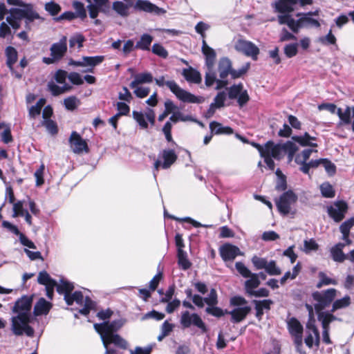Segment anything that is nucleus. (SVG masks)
Listing matches in <instances>:
<instances>
[{"mask_svg":"<svg viewBox=\"0 0 354 354\" xmlns=\"http://www.w3.org/2000/svg\"><path fill=\"white\" fill-rule=\"evenodd\" d=\"M32 305V296L24 295L19 298L12 308L15 316L11 318V328L16 335L24 334L28 337H32L34 329L30 326L33 320L31 309Z\"/></svg>","mask_w":354,"mask_h":354,"instance_id":"1","label":"nucleus"},{"mask_svg":"<svg viewBox=\"0 0 354 354\" xmlns=\"http://www.w3.org/2000/svg\"><path fill=\"white\" fill-rule=\"evenodd\" d=\"M21 19L25 20V28L28 30L31 29V24L35 19L44 20L31 3H25L21 8H11L10 15L6 17L7 22L15 30L19 28Z\"/></svg>","mask_w":354,"mask_h":354,"instance_id":"2","label":"nucleus"},{"mask_svg":"<svg viewBox=\"0 0 354 354\" xmlns=\"http://www.w3.org/2000/svg\"><path fill=\"white\" fill-rule=\"evenodd\" d=\"M250 64L249 62L244 64L241 68L235 70L232 68L231 60L227 57H222L220 59L218 65V72L220 79L216 81V89L220 90L225 88L229 82L226 79L230 75L232 79H237L245 74L249 70Z\"/></svg>","mask_w":354,"mask_h":354,"instance_id":"3","label":"nucleus"},{"mask_svg":"<svg viewBox=\"0 0 354 354\" xmlns=\"http://www.w3.org/2000/svg\"><path fill=\"white\" fill-rule=\"evenodd\" d=\"M297 20L294 19L290 15H283L277 17V20L281 25H287L293 33H298L301 28L311 27L319 28L320 23L318 20L312 18L311 13L298 12L296 14Z\"/></svg>","mask_w":354,"mask_h":354,"instance_id":"4","label":"nucleus"},{"mask_svg":"<svg viewBox=\"0 0 354 354\" xmlns=\"http://www.w3.org/2000/svg\"><path fill=\"white\" fill-rule=\"evenodd\" d=\"M156 84L162 87L166 85L170 91L176 95V97L183 102L201 104L205 99L202 96H196L180 88L178 84L174 81H165V77L160 76L155 79Z\"/></svg>","mask_w":354,"mask_h":354,"instance_id":"5","label":"nucleus"},{"mask_svg":"<svg viewBox=\"0 0 354 354\" xmlns=\"http://www.w3.org/2000/svg\"><path fill=\"white\" fill-rule=\"evenodd\" d=\"M73 283L64 279L63 277L59 279V286H57V292L59 295H64V299L68 306H71L74 302L80 306L84 304V299L83 294L81 291H75L71 293L74 289Z\"/></svg>","mask_w":354,"mask_h":354,"instance_id":"6","label":"nucleus"},{"mask_svg":"<svg viewBox=\"0 0 354 354\" xmlns=\"http://www.w3.org/2000/svg\"><path fill=\"white\" fill-rule=\"evenodd\" d=\"M177 159V155L174 149H164L158 154V158L153 164V176L156 178L160 168L167 169L173 165Z\"/></svg>","mask_w":354,"mask_h":354,"instance_id":"7","label":"nucleus"},{"mask_svg":"<svg viewBox=\"0 0 354 354\" xmlns=\"http://www.w3.org/2000/svg\"><path fill=\"white\" fill-rule=\"evenodd\" d=\"M337 290L334 288H329L325 291L315 292L312 296L316 301L315 309L317 312L322 311L332 303L336 297Z\"/></svg>","mask_w":354,"mask_h":354,"instance_id":"8","label":"nucleus"},{"mask_svg":"<svg viewBox=\"0 0 354 354\" xmlns=\"http://www.w3.org/2000/svg\"><path fill=\"white\" fill-rule=\"evenodd\" d=\"M297 201V196L292 190L285 192L276 200V206L281 214L288 215L291 212L292 205Z\"/></svg>","mask_w":354,"mask_h":354,"instance_id":"9","label":"nucleus"},{"mask_svg":"<svg viewBox=\"0 0 354 354\" xmlns=\"http://www.w3.org/2000/svg\"><path fill=\"white\" fill-rule=\"evenodd\" d=\"M88 5L86 8L91 19L97 17L100 12L109 15L111 12V2L109 0H86Z\"/></svg>","mask_w":354,"mask_h":354,"instance_id":"10","label":"nucleus"},{"mask_svg":"<svg viewBox=\"0 0 354 354\" xmlns=\"http://www.w3.org/2000/svg\"><path fill=\"white\" fill-rule=\"evenodd\" d=\"M126 320L120 318L110 322H103L100 324H95L94 328L100 334L101 339L106 338L109 334L115 333L125 324Z\"/></svg>","mask_w":354,"mask_h":354,"instance_id":"11","label":"nucleus"},{"mask_svg":"<svg viewBox=\"0 0 354 354\" xmlns=\"http://www.w3.org/2000/svg\"><path fill=\"white\" fill-rule=\"evenodd\" d=\"M104 59V57L102 55L92 57L83 56L80 60L71 59L68 62V64L74 66L84 67L85 69L83 71L84 73H93L94 68L100 64Z\"/></svg>","mask_w":354,"mask_h":354,"instance_id":"12","label":"nucleus"},{"mask_svg":"<svg viewBox=\"0 0 354 354\" xmlns=\"http://www.w3.org/2000/svg\"><path fill=\"white\" fill-rule=\"evenodd\" d=\"M180 323L184 328H189L192 325L198 328L203 333H206L207 328L201 317L196 313H190L185 310L181 313Z\"/></svg>","mask_w":354,"mask_h":354,"instance_id":"13","label":"nucleus"},{"mask_svg":"<svg viewBox=\"0 0 354 354\" xmlns=\"http://www.w3.org/2000/svg\"><path fill=\"white\" fill-rule=\"evenodd\" d=\"M287 328L289 333L294 339L297 349L299 350L303 344V326L297 318L291 317L287 321Z\"/></svg>","mask_w":354,"mask_h":354,"instance_id":"14","label":"nucleus"},{"mask_svg":"<svg viewBox=\"0 0 354 354\" xmlns=\"http://www.w3.org/2000/svg\"><path fill=\"white\" fill-rule=\"evenodd\" d=\"M236 51L241 53L247 57H250L253 60H257L259 53V48L252 41L239 39L234 44Z\"/></svg>","mask_w":354,"mask_h":354,"instance_id":"15","label":"nucleus"},{"mask_svg":"<svg viewBox=\"0 0 354 354\" xmlns=\"http://www.w3.org/2000/svg\"><path fill=\"white\" fill-rule=\"evenodd\" d=\"M348 204L344 201H337L327 207V213L334 221L340 222L348 210Z\"/></svg>","mask_w":354,"mask_h":354,"instance_id":"16","label":"nucleus"},{"mask_svg":"<svg viewBox=\"0 0 354 354\" xmlns=\"http://www.w3.org/2000/svg\"><path fill=\"white\" fill-rule=\"evenodd\" d=\"M68 142L73 153L80 154L83 152L88 153V145L77 131H72Z\"/></svg>","mask_w":354,"mask_h":354,"instance_id":"17","label":"nucleus"},{"mask_svg":"<svg viewBox=\"0 0 354 354\" xmlns=\"http://www.w3.org/2000/svg\"><path fill=\"white\" fill-rule=\"evenodd\" d=\"M134 9L138 11L153 13L156 15H162L166 13V10L159 8L148 0H136Z\"/></svg>","mask_w":354,"mask_h":354,"instance_id":"18","label":"nucleus"},{"mask_svg":"<svg viewBox=\"0 0 354 354\" xmlns=\"http://www.w3.org/2000/svg\"><path fill=\"white\" fill-rule=\"evenodd\" d=\"M306 328L308 330V335L304 339L306 345L309 348H312L313 344L318 346L320 337L319 330L315 325V319H309L306 324Z\"/></svg>","mask_w":354,"mask_h":354,"instance_id":"19","label":"nucleus"},{"mask_svg":"<svg viewBox=\"0 0 354 354\" xmlns=\"http://www.w3.org/2000/svg\"><path fill=\"white\" fill-rule=\"evenodd\" d=\"M50 55L57 61L61 59L67 50V37L63 36L59 42L54 43L50 47Z\"/></svg>","mask_w":354,"mask_h":354,"instance_id":"20","label":"nucleus"},{"mask_svg":"<svg viewBox=\"0 0 354 354\" xmlns=\"http://www.w3.org/2000/svg\"><path fill=\"white\" fill-rule=\"evenodd\" d=\"M219 252L223 261H232L238 255L241 254L240 250L238 247L232 244H224L221 246Z\"/></svg>","mask_w":354,"mask_h":354,"instance_id":"21","label":"nucleus"},{"mask_svg":"<svg viewBox=\"0 0 354 354\" xmlns=\"http://www.w3.org/2000/svg\"><path fill=\"white\" fill-rule=\"evenodd\" d=\"M250 311L251 307L249 306L235 308L230 311L225 310V313L231 315V322L232 323H239L242 322L245 319Z\"/></svg>","mask_w":354,"mask_h":354,"instance_id":"22","label":"nucleus"},{"mask_svg":"<svg viewBox=\"0 0 354 354\" xmlns=\"http://www.w3.org/2000/svg\"><path fill=\"white\" fill-rule=\"evenodd\" d=\"M265 153L276 160H281L284 156L282 145L275 144L272 140L268 141L266 143Z\"/></svg>","mask_w":354,"mask_h":354,"instance_id":"23","label":"nucleus"},{"mask_svg":"<svg viewBox=\"0 0 354 354\" xmlns=\"http://www.w3.org/2000/svg\"><path fill=\"white\" fill-rule=\"evenodd\" d=\"M297 0H278L273 3L276 12L289 15L294 10Z\"/></svg>","mask_w":354,"mask_h":354,"instance_id":"24","label":"nucleus"},{"mask_svg":"<svg viewBox=\"0 0 354 354\" xmlns=\"http://www.w3.org/2000/svg\"><path fill=\"white\" fill-rule=\"evenodd\" d=\"M252 303L254 304L256 310L255 317L259 321L262 319L264 311H269L271 308V305L273 304V301L271 299L253 300Z\"/></svg>","mask_w":354,"mask_h":354,"instance_id":"25","label":"nucleus"},{"mask_svg":"<svg viewBox=\"0 0 354 354\" xmlns=\"http://www.w3.org/2000/svg\"><path fill=\"white\" fill-rule=\"evenodd\" d=\"M201 50L205 57V64L207 66L209 69H212L216 57L215 50L207 45L206 41L204 39L202 41Z\"/></svg>","mask_w":354,"mask_h":354,"instance_id":"26","label":"nucleus"},{"mask_svg":"<svg viewBox=\"0 0 354 354\" xmlns=\"http://www.w3.org/2000/svg\"><path fill=\"white\" fill-rule=\"evenodd\" d=\"M105 337L104 339H101L104 347H106V344H114L115 346L123 349L127 348V342L118 334H109Z\"/></svg>","mask_w":354,"mask_h":354,"instance_id":"27","label":"nucleus"},{"mask_svg":"<svg viewBox=\"0 0 354 354\" xmlns=\"http://www.w3.org/2000/svg\"><path fill=\"white\" fill-rule=\"evenodd\" d=\"M52 308V304L44 298H40L35 304L33 309L35 316L46 315Z\"/></svg>","mask_w":354,"mask_h":354,"instance_id":"28","label":"nucleus"},{"mask_svg":"<svg viewBox=\"0 0 354 354\" xmlns=\"http://www.w3.org/2000/svg\"><path fill=\"white\" fill-rule=\"evenodd\" d=\"M153 80V77L151 73H140L134 75L133 80L131 82L129 86L131 88H136L140 84L151 83Z\"/></svg>","mask_w":354,"mask_h":354,"instance_id":"29","label":"nucleus"},{"mask_svg":"<svg viewBox=\"0 0 354 354\" xmlns=\"http://www.w3.org/2000/svg\"><path fill=\"white\" fill-rule=\"evenodd\" d=\"M182 75L189 83L199 84L201 82L202 78L201 73L191 66L188 68H184Z\"/></svg>","mask_w":354,"mask_h":354,"instance_id":"30","label":"nucleus"},{"mask_svg":"<svg viewBox=\"0 0 354 354\" xmlns=\"http://www.w3.org/2000/svg\"><path fill=\"white\" fill-rule=\"evenodd\" d=\"M333 312L330 311H319L317 312V318L322 323V328L330 329V324L335 320H341L337 319L335 315H333Z\"/></svg>","mask_w":354,"mask_h":354,"instance_id":"31","label":"nucleus"},{"mask_svg":"<svg viewBox=\"0 0 354 354\" xmlns=\"http://www.w3.org/2000/svg\"><path fill=\"white\" fill-rule=\"evenodd\" d=\"M316 139L315 137L310 136L307 132L301 136H294L292 137L293 141L297 142L302 147H317V143L311 142L316 140Z\"/></svg>","mask_w":354,"mask_h":354,"instance_id":"32","label":"nucleus"},{"mask_svg":"<svg viewBox=\"0 0 354 354\" xmlns=\"http://www.w3.org/2000/svg\"><path fill=\"white\" fill-rule=\"evenodd\" d=\"M344 247V243H339L330 249V254L335 261L341 263L346 259L342 251Z\"/></svg>","mask_w":354,"mask_h":354,"instance_id":"33","label":"nucleus"},{"mask_svg":"<svg viewBox=\"0 0 354 354\" xmlns=\"http://www.w3.org/2000/svg\"><path fill=\"white\" fill-rule=\"evenodd\" d=\"M47 87L48 90L53 96H57L59 95L63 94L71 91L72 88V86L67 84H64L63 86H60L57 85L53 81L48 82Z\"/></svg>","mask_w":354,"mask_h":354,"instance_id":"34","label":"nucleus"},{"mask_svg":"<svg viewBox=\"0 0 354 354\" xmlns=\"http://www.w3.org/2000/svg\"><path fill=\"white\" fill-rule=\"evenodd\" d=\"M244 283V288L246 293L250 295L255 288L261 284L259 279H257L255 273H252Z\"/></svg>","mask_w":354,"mask_h":354,"instance_id":"35","label":"nucleus"},{"mask_svg":"<svg viewBox=\"0 0 354 354\" xmlns=\"http://www.w3.org/2000/svg\"><path fill=\"white\" fill-rule=\"evenodd\" d=\"M153 39L151 35L147 33L143 34L136 44L135 48L142 50H149Z\"/></svg>","mask_w":354,"mask_h":354,"instance_id":"36","label":"nucleus"},{"mask_svg":"<svg viewBox=\"0 0 354 354\" xmlns=\"http://www.w3.org/2000/svg\"><path fill=\"white\" fill-rule=\"evenodd\" d=\"M130 7L120 1H115L112 5V9L122 17H127L129 15Z\"/></svg>","mask_w":354,"mask_h":354,"instance_id":"37","label":"nucleus"},{"mask_svg":"<svg viewBox=\"0 0 354 354\" xmlns=\"http://www.w3.org/2000/svg\"><path fill=\"white\" fill-rule=\"evenodd\" d=\"M339 118V122L338 123V126H342L344 124H348L351 122V108L347 106L344 111H342L341 108H338L337 113Z\"/></svg>","mask_w":354,"mask_h":354,"instance_id":"38","label":"nucleus"},{"mask_svg":"<svg viewBox=\"0 0 354 354\" xmlns=\"http://www.w3.org/2000/svg\"><path fill=\"white\" fill-rule=\"evenodd\" d=\"M178 264L179 267L183 270H187L190 268L192 263L187 258V254L185 250H180L177 252Z\"/></svg>","mask_w":354,"mask_h":354,"instance_id":"39","label":"nucleus"},{"mask_svg":"<svg viewBox=\"0 0 354 354\" xmlns=\"http://www.w3.org/2000/svg\"><path fill=\"white\" fill-rule=\"evenodd\" d=\"M6 55L7 57L6 64L10 69H12V66L17 60V51L14 47L8 46L6 48Z\"/></svg>","mask_w":354,"mask_h":354,"instance_id":"40","label":"nucleus"},{"mask_svg":"<svg viewBox=\"0 0 354 354\" xmlns=\"http://www.w3.org/2000/svg\"><path fill=\"white\" fill-rule=\"evenodd\" d=\"M72 6L75 10L74 13L77 15V18L84 20L86 17V10L83 3L75 0L72 2Z\"/></svg>","mask_w":354,"mask_h":354,"instance_id":"41","label":"nucleus"},{"mask_svg":"<svg viewBox=\"0 0 354 354\" xmlns=\"http://www.w3.org/2000/svg\"><path fill=\"white\" fill-rule=\"evenodd\" d=\"M44 9L50 15L55 17L60 12L62 7L59 4L51 1L45 3Z\"/></svg>","mask_w":354,"mask_h":354,"instance_id":"42","label":"nucleus"},{"mask_svg":"<svg viewBox=\"0 0 354 354\" xmlns=\"http://www.w3.org/2000/svg\"><path fill=\"white\" fill-rule=\"evenodd\" d=\"M351 304V299L349 296H345L342 299L335 301L332 306L331 312H335L336 310L342 308H346Z\"/></svg>","mask_w":354,"mask_h":354,"instance_id":"43","label":"nucleus"},{"mask_svg":"<svg viewBox=\"0 0 354 354\" xmlns=\"http://www.w3.org/2000/svg\"><path fill=\"white\" fill-rule=\"evenodd\" d=\"M80 104V100L74 95L68 97L64 100V105L67 110L73 111Z\"/></svg>","mask_w":354,"mask_h":354,"instance_id":"44","label":"nucleus"},{"mask_svg":"<svg viewBox=\"0 0 354 354\" xmlns=\"http://www.w3.org/2000/svg\"><path fill=\"white\" fill-rule=\"evenodd\" d=\"M265 270L270 276H277L281 274V269L277 266L274 260L268 261Z\"/></svg>","mask_w":354,"mask_h":354,"instance_id":"45","label":"nucleus"},{"mask_svg":"<svg viewBox=\"0 0 354 354\" xmlns=\"http://www.w3.org/2000/svg\"><path fill=\"white\" fill-rule=\"evenodd\" d=\"M319 281L317 284V288H320L323 286H328L330 284L336 285L337 283L335 279L329 278L324 272H319Z\"/></svg>","mask_w":354,"mask_h":354,"instance_id":"46","label":"nucleus"},{"mask_svg":"<svg viewBox=\"0 0 354 354\" xmlns=\"http://www.w3.org/2000/svg\"><path fill=\"white\" fill-rule=\"evenodd\" d=\"M243 84H234L227 88L228 97L231 100L236 99L238 95L243 91Z\"/></svg>","mask_w":354,"mask_h":354,"instance_id":"47","label":"nucleus"},{"mask_svg":"<svg viewBox=\"0 0 354 354\" xmlns=\"http://www.w3.org/2000/svg\"><path fill=\"white\" fill-rule=\"evenodd\" d=\"M45 102L46 100L44 98H41L37 101L35 105L32 106L29 109L30 117L35 118L37 115H39Z\"/></svg>","mask_w":354,"mask_h":354,"instance_id":"48","label":"nucleus"},{"mask_svg":"<svg viewBox=\"0 0 354 354\" xmlns=\"http://www.w3.org/2000/svg\"><path fill=\"white\" fill-rule=\"evenodd\" d=\"M320 190L322 196L326 198L335 196V191L333 186L328 183H324L320 185Z\"/></svg>","mask_w":354,"mask_h":354,"instance_id":"49","label":"nucleus"},{"mask_svg":"<svg viewBox=\"0 0 354 354\" xmlns=\"http://www.w3.org/2000/svg\"><path fill=\"white\" fill-rule=\"evenodd\" d=\"M132 115L133 119L142 129H147L148 127V123L145 120L146 118L142 112L133 111Z\"/></svg>","mask_w":354,"mask_h":354,"instance_id":"50","label":"nucleus"},{"mask_svg":"<svg viewBox=\"0 0 354 354\" xmlns=\"http://www.w3.org/2000/svg\"><path fill=\"white\" fill-rule=\"evenodd\" d=\"M37 281L39 284L48 286L57 281L52 279L47 272L41 271L38 274Z\"/></svg>","mask_w":354,"mask_h":354,"instance_id":"51","label":"nucleus"},{"mask_svg":"<svg viewBox=\"0 0 354 354\" xmlns=\"http://www.w3.org/2000/svg\"><path fill=\"white\" fill-rule=\"evenodd\" d=\"M169 120L174 123H176L179 121L186 122L192 121V116L189 115H184L180 111L174 112L172 115L169 118Z\"/></svg>","mask_w":354,"mask_h":354,"instance_id":"52","label":"nucleus"},{"mask_svg":"<svg viewBox=\"0 0 354 354\" xmlns=\"http://www.w3.org/2000/svg\"><path fill=\"white\" fill-rule=\"evenodd\" d=\"M83 305L84 307L79 310V313L81 315L87 316L90 313L91 310L93 308L95 304L90 297H86Z\"/></svg>","mask_w":354,"mask_h":354,"instance_id":"53","label":"nucleus"},{"mask_svg":"<svg viewBox=\"0 0 354 354\" xmlns=\"http://www.w3.org/2000/svg\"><path fill=\"white\" fill-rule=\"evenodd\" d=\"M226 93L225 91H220L217 93L212 103L218 109H221L225 106V101L226 100Z\"/></svg>","mask_w":354,"mask_h":354,"instance_id":"54","label":"nucleus"},{"mask_svg":"<svg viewBox=\"0 0 354 354\" xmlns=\"http://www.w3.org/2000/svg\"><path fill=\"white\" fill-rule=\"evenodd\" d=\"M319 245L313 239L304 240V252L306 254L312 251L318 250Z\"/></svg>","mask_w":354,"mask_h":354,"instance_id":"55","label":"nucleus"},{"mask_svg":"<svg viewBox=\"0 0 354 354\" xmlns=\"http://www.w3.org/2000/svg\"><path fill=\"white\" fill-rule=\"evenodd\" d=\"M205 303L209 306H216L218 304L217 292L212 288L207 297H204Z\"/></svg>","mask_w":354,"mask_h":354,"instance_id":"56","label":"nucleus"},{"mask_svg":"<svg viewBox=\"0 0 354 354\" xmlns=\"http://www.w3.org/2000/svg\"><path fill=\"white\" fill-rule=\"evenodd\" d=\"M151 51L153 54L162 58H167L168 56L167 50L160 44L156 43L152 46Z\"/></svg>","mask_w":354,"mask_h":354,"instance_id":"57","label":"nucleus"},{"mask_svg":"<svg viewBox=\"0 0 354 354\" xmlns=\"http://www.w3.org/2000/svg\"><path fill=\"white\" fill-rule=\"evenodd\" d=\"M84 39V37L82 34H75L70 38L69 46L71 48H74L77 45L78 48H81Z\"/></svg>","mask_w":354,"mask_h":354,"instance_id":"58","label":"nucleus"},{"mask_svg":"<svg viewBox=\"0 0 354 354\" xmlns=\"http://www.w3.org/2000/svg\"><path fill=\"white\" fill-rule=\"evenodd\" d=\"M75 18H77V15L75 14L73 12L66 11V12H63L62 15H60L59 16L54 17L53 20L55 22H60V21H64V20L71 21L75 19Z\"/></svg>","mask_w":354,"mask_h":354,"instance_id":"59","label":"nucleus"},{"mask_svg":"<svg viewBox=\"0 0 354 354\" xmlns=\"http://www.w3.org/2000/svg\"><path fill=\"white\" fill-rule=\"evenodd\" d=\"M235 268L237 272L244 278H248L252 272L241 261L236 262Z\"/></svg>","mask_w":354,"mask_h":354,"instance_id":"60","label":"nucleus"},{"mask_svg":"<svg viewBox=\"0 0 354 354\" xmlns=\"http://www.w3.org/2000/svg\"><path fill=\"white\" fill-rule=\"evenodd\" d=\"M313 151H317L316 150L306 149L302 151L301 153H299L296 156L295 161V162H307L309 159L311 153Z\"/></svg>","mask_w":354,"mask_h":354,"instance_id":"61","label":"nucleus"},{"mask_svg":"<svg viewBox=\"0 0 354 354\" xmlns=\"http://www.w3.org/2000/svg\"><path fill=\"white\" fill-rule=\"evenodd\" d=\"M354 226V217L343 222L339 226V231L342 234H350L351 229Z\"/></svg>","mask_w":354,"mask_h":354,"instance_id":"62","label":"nucleus"},{"mask_svg":"<svg viewBox=\"0 0 354 354\" xmlns=\"http://www.w3.org/2000/svg\"><path fill=\"white\" fill-rule=\"evenodd\" d=\"M298 44L297 43L287 44L284 47V53L288 58H291L297 54Z\"/></svg>","mask_w":354,"mask_h":354,"instance_id":"63","label":"nucleus"},{"mask_svg":"<svg viewBox=\"0 0 354 354\" xmlns=\"http://www.w3.org/2000/svg\"><path fill=\"white\" fill-rule=\"evenodd\" d=\"M252 263L257 270H265L266 266H267L268 261L266 258H261L257 256H254L252 258Z\"/></svg>","mask_w":354,"mask_h":354,"instance_id":"64","label":"nucleus"}]
</instances>
